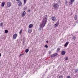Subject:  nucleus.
Returning <instances> with one entry per match:
<instances>
[{
	"mask_svg": "<svg viewBox=\"0 0 78 78\" xmlns=\"http://www.w3.org/2000/svg\"><path fill=\"white\" fill-rule=\"evenodd\" d=\"M46 43H48V41H46Z\"/></svg>",
	"mask_w": 78,
	"mask_h": 78,
	"instance_id": "ea45409f",
	"label": "nucleus"
},
{
	"mask_svg": "<svg viewBox=\"0 0 78 78\" xmlns=\"http://www.w3.org/2000/svg\"><path fill=\"white\" fill-rule=\"evenodd\" d=\"M57 55H58V53H55L51 55V58H54L55 56H56Z\"/></svg>",
	"mask_w": 78,
	"mask_h": 78,
	"instance_id": "20e7f679",
	"label": "nucleus"
},
{
	"mask_svg": "<svg viewBox=\"0 0 78 78\" xmlns=\"http://www.w3.org/2000/svg\"><path fill=\"white\" fill-rule=\"evenodd\" d=\"M72 14H73L72 13L71 14V16H72Z\"/></svg>",
	"mask_w": 78,
	"mask_h": 78,
	"instance_id": "37998d69",
	"label": "nucleus"
},
{
	"mask_svg": "<svg viewBox=\"0 0 78 78\" xmlns=\"http://www.w3.org/2000/svg\"><path fill=\"white\" fill-rule=\"evenodd\" d=\"M20 0H16V1H17V2H19V1H20Z\"/></svg>",
	"mask_w": 78,
	"mask_h": 78,
	"instance_id": "a19ab883",
	"label": "nucleus"
},
{
	"mask_svg": "<svg viewBox=\"0 0 78 78\" xmlns=\"http://www.w3.org/2000/svg\"><path fill=\"white\" fill-rule=\"evenodd\" d=\"M58 78H63V76L62 75H61Z\"/></svg>",
	"mask_w": 78,
	"mask_h": 78,
	"instance_id": "f3484780",
	"label": "nucleus"
},
{
	"mask_svg": "<svg viewBox=\"0 0 78 78\" xmlns=\"http://www.w3.org/2000/svg\"><path fill=\"white\" fill-rule=\"evenodd\" d=\"M47 15H44V16L43 17V20L42 21V23H41L40 25V27H45V24H46V23H47Z\"/></svg>",
	"mask_w": 78,
	"mask_h": 78,
	"instance_id": "f257e3e1",
	"label": "nucleus"
},
{
	"mask_svg": "<svg viewBox=\"0 0 78 78\" xmlns=\"http://www.w3.org/2000/svg\"><path fill=\"white\" fill-rule=\"evenodd\" d=\"M3 23H1L0 24V27H2V26H3Z\"/></svg>",
	"mask_w": 78,
	"mask_h": 78,
	"instance_id": "4be33fe9",
	"label": "nucleus"
},
{
	"mask_svg": "<svg viewBox=\"0 0 78 78\" xmlns=\"http://www.w3.org/2000/svg\"><path fill=\"white\" fill-rule=\"evenodd\" d=\"M22 55H23V54H22Z\"/></svg>",
	"mask_w": 78,
	"mask_h": 78,
	"instance_id": "c03bdc74",
	"label": "nucleus"
},
{
	"mask_svg": "<svg viewBox=\"0 0 78 78\" xmlns=\"http://www.w3.org/2000/svg\"><path fill=\"white\" fill-rule=\"evenodd\" d=\"M18 3H19V4H20H20H22V2H21V1H20L18 2Z\"/></svg>",
	"mask_w": 78,
	"mask_h": 78,
	"instance_id": "c85d7f7f",
	"label": "nucleus"
},
{
	"mask_svg": "<svg viewBox=\"0 0 78 78\" xmlns=\"http://www.w3.org/2000/svg\"><path fill=\"white\" fill-rule=\"evenodd\" d=\"M30 10H31L30 9H29L28 10H27V12H30V11H31Z\"/></svg>",
	"mask_w": 78,
	"mask_h": 78,
	"instance_id": "72a5a7b5",
	"label": "nucleus"
},
{
	"mask_svg": "<svg viewBox=\"0 0 78 78\" xmlns=\"http://www.w3.org/2000/svg\"><path fill=\"white\" fill-rule=\"evenodd\" d=\"M59 20H58V22L56 23V24L57 25V26H58V25H59Z\"/></svg>",
	"mask_w": 78,
	"mask_h": 78,
	"instance_id": "4468645a",
	"label": "nucleus"
},
{
	"mask_svg": "<svg viewBox=\"0 0 78 78\" xmlns=\"http://www.w3.org/2000/svg\"><path fill=\"white\" fill-rule=\"evenodd\" d=\"M70 2L73 3V2H75V0H70Z\"/></svg>",
	"mask_w": 78,
	"mask_h": 78,
	"instance_id": "a878e982",
	"label": "nucleus"
},
{
	"mask_svg": "<svg viewBox=\"0 0 78 78\" xmlns=\"http://www.w3.org/2000/svg\"><path fill=\"white\" fill-rule=\"evenodd\" d=\"M66 78H71V77H70V76H68Z\"/></svg>",
	"mask_w": 78,
	"mask_h": 78,
	"instance_id": "473e14b6",
	"label": "nucleus"
},
{
	"mask_svg": "<svg viewBox=\"0 0 78 78\" xmlns=\"http://www.w3.org/2000/svg\"><path fill=\"white\" fill-rule=\"evenodd\" d=\"M5 3L4 2H2V3L1 6L2 7H3L5 6Z\"/></svg>",
	"mask_w": 78,
	"mask_h": 78,
	"instance_id": "9b49d317",
	"label": "nucleus"
},
{
	"mask_svg": "<svg viewBox=\"0 0 78 78\" xmlns=\"http://www.w3.org/2000/svg\"><path fill=\"white\" fill-rule=\"evenodd\" d=\"M5 33H8V30H5Z\"/></svg>",
	"mask_w": 78,
	"mask_h": 78,
	"instance_id": "2eb2a0df",
	"label": "nucleus"
},
{
	"mask_svg": "<svg viewBox=\"0 0 78 78\" xmlns=\"http://www.w3.org/2000/svg\"><path fill=\"white\" fill-rule=\"evenodd\" d=\"M60 51V48H58L57 50V51Z\"/></svg>",
	"mask_w": 78,
	"mask_h": 78,
	"instance_id": "aec40b11",
	"label": "nucleus"
},
{
	"mask_svg": "<svg viewBox=\"0 0 78 78\" xmlns=\"http://www.w3.org/2000/svg\"><path fill=\"white\" fill-rule=\"evenodd\" d=\"M68 3V2H67V1H66L65 2V4H66V5H67V3Z\"/></svg>",
	"mask_w": 78,
	"mask_h": 78,
	"instance_id": "c756f323",
	"label": "nucleus"
},
{
	"mask_svg": "<svg viewBox=\"0 0 78 78\" xmlns=\"http://www.w3.org/2000/svg\"><path fill=\"white\" fill-rule=\"evenodd\" d=\"M11 6V3L10 2H7V8H9Z\"/></svg>",
	"mask_w": 78,
	"mask_h": 78,
	"instance_id": "7ed1b4c3",
	"label": "nucleus"
},
{
	"mask_svg": "<svg viewBox=\"0 0 78 78\" xmlns=\"http://www.w3.org/2000/svg\"><path fill=\"white\" fill-rule=\"evenodd\" d=\"M17 34H15L13 36V38L14 39H16V37H17Z\"/></svg>",
	"mask_w": 78,
	"mask_h": 78,
	"instance_id": "39448f33",
	"label": "nucleus"
},
{
	"mask_svg": "<svg viewBox=\"0 0 78 78\" xmlns=\"http://www.w3.org/2000/svg\"><path fill=\"white\" fill-rule=\"evenodd\" d=\"M1 55H2V54L0 53V57H1Z\"/></svg>",
	"mask_w": 78,
	"mask_h": 78,
	"instance_id": "79ce46f5",
	"label": "nucleus"
},
{
	"mask_svg": "<svg viewBox=\"0 0 78 78\" xmlns=\"http://www.w3.org/2000/svg\"><path fill=\"white\" fill-rule=\"evenodd\" d=\"M76 39V37L75 36H74L72 38V40H73V41H75Z\"/></svg>",
	"mask_w": 78,
	"mask_h": 78,
	"instance_id": "f8f14e48",
	"label": "nucleus"
},
{
	"mask_svg": "<svg viewBox=\"0 0 78 78\" xmlns=\"http://www.w3.org/2000/svg\"><path fill=\"white\" fill-rule=\"evenodd\" d=\"M25 14H26V12H25V11H24L22 14L21 16L22 17H24L25 16Z\"/></svg>",
	"mask_w": 78,
	"mask_h": 78,
	"instance_id": "0eeeda50",
	"label": "nucleus"
},
{
	"mask_svg": "<svg viewBox=\"0 0 78 78\" xmlns=\"http://www.w3.org/2000/svg\"><path fill=\"white\" fill-rule=\"evenodd\" d=\"M24 2V5L26 3V2H27V0H23Z\"/></svg>",
	"mask_w": 78,
	"mask_h": 78,
	"instance_id": "5701e85b",
	"label": "nucleus"
},
{
	"mask_svg": "<svg viewBox=\"0 0 78 78\" xmlns=\"http://www.w3.org/2000/svg\"><path fill=\"white\" fill-rule=\"evenodd\" d=\"M23 30L21 29V30H20V31L19 33H20V34H21V33H22V32Z\"/></svg>",
	"mask_w": 78,
	"mask_h": 78,
	"instance_id": "6ab92c4d",
	"label": "nucleus"
},
{
	"mask_svg": "<svg viewBox=\"0 0 78 78\" xmlns=\"http://www.w3.org/2000/svg\"><path fill=\"white\" fill-rule=\"evenodd\" d=\"M32 31L31 30H29L28 31V33H31V32Z\"/></svg>",
	"mask_w": 78,
	"mask_h": 78,
	"instance_id": "412c9836",
	"label": "nucleus"
},
{
	"mask_svg": "<svg viewBox=\"0 0 78 78\" xmlns=\"http://www.w3.org/2000/svg\"><path fill=\"white\" fill-rule=\"evenodd\" d=\"M23 43H24V42H25V38H23Z\"/></svg>",
	"mask_w": 78,
	"mask_h": 78,
	"instance_id": "dca6fc26",
	"label": "nucleus"
},
{
	"mask_svg": "<svg viewBox=\"0 0 78 78\" xmlns=\"http://www.w3.org/2000/svg\"><path fill=\"white\" fill-rule=\"evenodd\" d=\"M22 3H21V4L20 3L19 4V6H22Z\"/></svg>",
	"mask_w": 78,
	"mask_h": 78,
	"instance_id": "2f4dec72",
	"label": "nucleus"
},
{
	"mask_svg": "<svg viewBox=\"0 0 78 78\" xmlns=\"http://www.w3.org/2000/svg\"><path fill=\"white\" fill-rule=\"evenodd\" d=\"M65 58L66 61H67V60H68V59H69V57H67L66 58L65 57Z\"/></svg>",
	"mask_w": 78,
	"mask_h": 78,
	"instance_id": "a211bd4d",
	"label": "nucleus"
},
{
	"mask_svg": "<svg viewBox=\"0 0 78 78\" xmlns=\"http://www.w3.org/2000/svg\"><path fill=\"white\" fill-rule=\"evenodd\" d=\"M77 18H78V17H76L75 18H74V19H75V20H76L77 19Z\"/></svg>",
	"mask_w": 78,
	"mask_h": 78,
	"instance_id": "f704fd0d",
	"label": "nucleus"
},
{
	"mask_svg": "<svg viewBox=\"0 0 78 78\" xmlns=\"http://www.w3.org/2000/svg\"><path fill=\"white\" fill-rule=\"evenodd\" d=\"M53 8L55 9H57L59 8V5L57 3H55L53 5Z\"/></svg>",
	"mask_w": 78,
	"mask_h": 78,
	"instance_id": "f03ea898",
	"label": "nucleus"
},
{
	"mask_svg": "<svg viewBox=\"0 0 78 78\" xmlns=\"http://www.w3.org/2000/svg\"><path fill=\"white\" fill-rule=\"evenodd\" d=\"M27 7H25L23 8L24 10H27Z\"/></svg>",
	"mask_w": 78,
	"mask_h": 78,
	"instance_id": "bb28decb",
	"label": "nucleus"
},
{
	"mask_svg": "<svg viewBox=\"0 0 78 78\" xmlns=\"http://www.w3.org/2000/svg\"><path fill=\"white\" fill-rule=\"evenodd\" d=\"M51 19L53 21H54V22H55L56 21V17L55 16H53L51 17Z\"/></svg>",
	"mask_w": 78,
	"mask_h": 78,
	"instance_id": "423d86ee",
	"label": "nucleus"
},
{
	"mask_svg": "<svg viewBox=\"0 0 78 78\" xmlns=\"http://www.w3.org/2000/svg\"><path fill=\"white\" fill-rule=\"evenodd\" d=\"M44 47H45V48H48V45H45L44 46Z\"/></svg>",
	"mask_w": 78,
	"mask_h": 78,
	"instance_id": "b1692460",
	"label": "nucleus"
},
{
	"mask_svg": "<svg viewBox=\"0 0 78 78\" xmlns=\"http://www.w3.org/2000/svg\"><path fill=\"white\" fill-rule=\"evenodd\" d=\"M69 3L70 5H72V4H73V2L70 1V2H69Z\"/></svg>",
	"mask_w": 78,
	"mask_h": 78,
	"instance_id": "cd10ccee",
	"label": "nucleus"
},
{
	"mask_svg": "<svg viewBox=\"0 0 78 78\" xmlns=\"http://www.w3.org/2000/svg\"><path fill=\"white\" fill-rule=\"evenodd\" d=\"M58 3H60V2H61V0H58Z\"/></svg>",
	"mask_w": 78,
	"mask_h": 78,
	"instance_id": "c9c22d12",
	"label": "nucleus"
},
{
	"mask_svg": "<svg viewBox=\"0 0 78 78\" xmlns=\"http://www.w3.org/2000/svg\"><path fill=\"white\" fill-rule=\"evenodd\" d=\"M28 51H29V49H27L25 50V53H27Z\"/></svg>",
	"mask_w": 78,
	"mask_h": 78,
	"instance_id": "ddd939ff",
	"label": "nucleus"
},
{
	"mask_svg": "<svg viewBox=\"0 0 78 78\" xmlns=\"http://www.w3.org/2000/svg\"><path fill=\"white\" fill-rule=\"evenodd\" d=\"M66 54V51H63L61 52L62 55H64Z\"/></svg>",
	"mask_w": 78,
	"mask_h": 78,
	"instance_id": "1a4fd4ad",
	"label": "nucleus"
},
{
	"mask_svg": "<svg viewBox=\"0 0 78 78\" xmlns=\"http://www.w3.org/2000/svg\"><path fill=\"white\" fill-rule=\"evenodd\" d=\"M75 16H76V17H78V16L77 15H76Z\"/></svg>",
	"mask_w": 78,
	"mask_h": 78,
	"instance_id": "58836bf2",
	"label": "nucleus"
},
{
	"mask_svg": "<svg viewBox=\"0 0 78 78\" xmlns=\"http://www.w3.org/2000/svg\"><path fill=\"white\" fill-rule=\"evenodd\" d=\"M39 30H41V27H40V28H39Z\"/></svg>",
	"mask_w": 78,
	"mask_h": 78,
	"instance_id": "4c0bfd02",
	"label": "nucleus"
},
{
	"mask_svg": "<svg viewBox=\"0 0 78 78\" xmlns=\"http://www.w3.org/2000/svg\"><path fill=\"white\" fill-rule=\"evenodd\" d=\"M58 27V26H57L56 24H55L54 27Z\"/></svg>",
	"mask_w": 78,
	"mask_h": 78,
	"instance_id": "393cba45",
	"label": "nucleus"
},
{
	"mask_svg": "<svg viewBox=\"0 0 78 78\" xmlns=\"http://www.w3.org/2000/svg\"><path fill=\"white\" fill-rule=\"evenodd\" d=\"M69 42H66L64 45L65 47H67V45H68V44H69Z\"/></svg>",
	"mask_w": 78,
	"mask_h": 78,
	"instance_id": "6e6552de",
	"label": "nucleus"
},
{
	"mask_svg": "<svg viewBox=\"0 0 78 78\" xmlns=\"http://www.w3.org/2000/svg\"><path fill=\"white\" fill-rule=\"evenodd\" d=\"M22 55V54H21L20 55V56H21Z\"/></svg>",
	"mask_w": 78,
	"mask_h": 78,
	"instance_id": "e433bc0d",
	"label": "nucleus"
},
{
	"mask_svg": "<svg viewBox=\"0 0 78 78\" xmlns=\"http://www.w3.org/2000/svg\"><path fill=\"white\" fill-rule=\"evenodd\" d=\"M78 69H76L75 71V73H76V72H78Z\"/></svg>",
	"mask_w": 78,
	"mask_h": 78,
	"instance_id": "7c9ffc66",
	"label": "nucleus"
},
{
	"mask_svg": "<svg viewBox=\"0 0 78 78\" xmlns=\"http://www.w3.org/2000/svg\"><path fill=\"white\" fill-rule=\"evenodd\" d=\"M33 24H30L29 26V28H33Z\"/></svg>",
	"mask_w": 78,
	"mask_h": 78,
	"instance_id": "9d476101",
	"label": "nucleus"
}]
</instances>
